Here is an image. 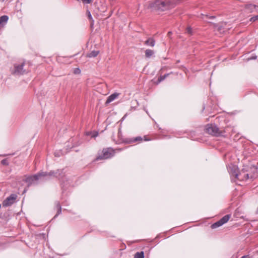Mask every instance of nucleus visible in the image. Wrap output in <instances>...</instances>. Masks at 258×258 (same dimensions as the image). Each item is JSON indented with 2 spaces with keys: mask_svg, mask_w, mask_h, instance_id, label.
Returning a JSON list of instances; mask_svg holds the SVG:
<instances>
[{
  "mask_svg": "<svg viewBox=\"0 0 258 258\" xmlns=\"http://www.w3.org/2000/svg\"><path fill=\"white\" fill-rule=\"evenodd\" d=\"M169 0H154L149 4V8L153 10L164 11L169 5Z\"/></svg>",
  "mask_w": 258,
  "mask_h": 258,
  "instance_id": "1",
  "label": "nucleus"
},
{
  "mask_svg": "<svg viewBox=\"0 0 258 258\" xmlns=\"http://www.w3.org/2000/svg\"><path fill=\"white\" fill-rule=\"evenodd\" d=\"M48 175L46 172H42L33 176H30L26 179V182L30 185L35 183L38 180L41 179L42 177H44Z\"/></svg>",
  "mask_w": 258,
  "mask_h": 258,
  "instance_id": "2",
  "label": "nucleus"
},
{
  "mask_svg": "<svg viewBox=\"0 0 258 258\" xmlns=\"http://www.w3.org/2000/svg\"><path fill=\"white\" fill-rule=\"evenodd\" d=\"M24 62L15 64L14 67L11 69L12 73L14 75H22L25 73L26 71L24 69Z\"/></svg>",
  "mask_w": 258,
  "mask_h": 258,
  "instance_id": "3",
  "label": "nucleus"
},
{
  "mask_svg": "<svg viewBox=\"0 0 258 258\" xmlns=\"http://www.w3.org/2000/svg\"><path fill=\"white\" fill-rule=\"evenodd\" d=\"M232 175L235 176V177L240 180H247L248 179H252L255 177V175H250L249 174L246 173L244 171H242L239 174H235Z\"/></svg>",
  "mask_w": 258,
  "mask_h": 258,
  "instance_id": "4",
  "label": "nucleus"
},
{
  "mask_svg": "<svg viewBox=\"0 0 258 258\" xmlns=\"http://www.w3.org/2000/svg\"><path fill=\"white\" fill-rule=\"evenodd\" d=\"M230 216L228 215L224 216L223 218H222L219 221L217 222L214 223L212 226V228H216L218 227H220L226 223L229 219Z\"/></svg>",
  "mask_w": 258,
  "mask_h": 258,
  "instance_id": "5",
  "label": "nucleus"
},
{
  "mask_svg": "<svg viewBox=\"0 0 258 258\" xmlns=\"http://www.w3.org/2000/svg\"><path fill=\"white\" fill-rule=\"evenodd\" d=\"M103 156L101 157H98L97 160L100 159H108L112 157L114 154V151L112 149L108 148L103 150Z\"/></svg>",
  "mask_w": 258,
  "mask_h": 258,
  "instance_id": "6",
  "label": "nucleus"
},
{
  "mask_svg": "<svg viewBox=\"0 0 258 258\" xmlns=\"http://www.w3.org/2000/svg\"><path fill=\"white\" fill-rule=\"evenodd\" d=\"M16 196L15 195H11L8 197L3 203V205L4 207H8L11 206L14 203L16 200Z\"/></svg>",
  "mask_w": 258,
  "mask_h": 258,
  "instance_id": "7",
  "label": "nucleus"
},
{
  "mask_svg": "<svg viewBox=\"0 0 258 258\" xmlns=\"http://www.w3.org/2000/svg\"><path fill=\"white\" fill-rule=\"evenodd\" d=\"M207 132L211 135L215 136L218 132V128L215 126L210 125L208 126L207 128Z\"/></svg>",
  "mask_w": 258,
  "mask_h": 258,
  "instance_id": "8",
  "label": "nucleus"
},
{
  "mask_svg": "<svg viewBox=\"0 0 258 258\" xmlns=\"http://www.w3.org/2000/svg\"><path fill=\"white\" fill-rule=\"evenodd\" d=\"M118 95H119V94H118V93H113V94H111L108 97V98L106 101V103L108 104V103H110L111 102H112V101L115 100L116 98H117L118 97Z\"/></svg>",
  "mask_w": 258,
  "mask_h": 258,
  "instance_id": "9",
  "label": "nucleus"
},
{
  "mask_svg": "<svg viewBox=\"0 0 258 258\" xmlns=\"http://www.w3.org/2000/svg\"><path fill=\"white\" fill-rule=\"evenodd\" d=\"M8 17L7 16H3L0 17V26H4L6 24L8 20Z\"/></svg>",
  "mask_w": 258,
  "mask_h": 258,
  "instance_id": "10",
  "label": "nucleus"
},
{
  "mask_svg": "<svg viewBox=\"0 0 258 258\" xmlns=\"http://www.w3.org/2000/svg\"><path fill=\"white\" fill-rule=\"evenodd\" d=\"M257 8H258V7L252 4H248L245 6V8L250 12H253L254 10L256 9Z\"/></svg>",
  "mask_w": 258,
  "mask_h": 258,
  "instance_id": "11",
  "label": "nucleus"
},
{
  "mask_svg": "<svg viewBox=\"0 0 258 258\" xmlns=\"http://www.w3.org/2000/svg\"><path fill=\"white\" fill-rule=\"evenodd\" d=\"M145 44L153 47L155 45V41L152 38H150L145 42Z\"/></svg>",
  "mask_w": 258,
  "mask_h": 258,
  "instance_id": "12",
  "label": "nucleus"
},
{
  "mask_svg": "<svg viewBox=\"0 0 258 258\" xmlns=\"http://www.w3.org/2000/svg\"><path fill=\"white\" fill-rule=\"evenodd\" d=\"M98 51H93L91 52H90L89 54L87 55V56L89 57H95L98 54Z\"/></svg>",
  "mask_w": 258,
  "mask_h": 258,
  "instance_id": "13",
  "label": "nucleus"
},
{
  "mask_svg": "<svg viewBox=\"0 0 258 258\" xmlns=\"http://www.w3.org/2000/svg\"><path fill=\"white\" fill-rule=\"evenodd\" d=\"M153 51L150 49H147L145 51L146 56L147 57H150L152 56L153 54Z\"/></svg>",
  "mask_w": 258,
  "mask_h": 258,
  "instance_id": "14",
  "label": "nucleus"
},
{
  "mask_svg": "<svg viewBox=\"0 0 258 258\" xmlns=\"http://www.w3.org/2000/svg\"><path fill=\"white\" fill-rule=\"evenodd\" d=\"M144 252L143 251L140 252H137L135 254V258H144Z\"/></svg>",
  "mask_w": 258,
  "mask_h": 258,
  "instance_id": "15",
  "label": "nucleus"
},
{
  "mask_svg": "<svg viewBox=\"0 0 258 258\" xmlns=\"http://www.w3.org/2000/svg\"><path fill=\"white\" fill-rule=\"evenodd\" d=\"M167 76V75H164L163 76H161L159 79H158V83H159L161 81H162V80H163L164 79H165V78H166V77Z\"/></svg>",
  "mask_w": 258,
  "mask_h": 258,
  "instance_id": "16",
  "label": "nucleus"
},
{
  "mask_svg": "<svg viewBox=\"0 0 258 258\" xmlns=\"http://www.w3.org/2000/svg\"><path fill=\"white\" fill-rule=\"evenodd\" d=\"M74 73L76 74H79L81 73V71L78 68H76L75 70H74Z\"/></svg>",
  "mask_w": 258,
  "mask_h": 258,
  "instance_id": "17",
  "label": "nucleus"
},
{
  "mask_svg": "<svg viewBox=\"0 0 258 258\" xmlns=\"http://www.w3.org/2000/svg\"><path fill=\"white\" fill-rule=\"evenodd\" d=\"M258 20V15L253 17L250 19L251 21H255L256 20Z\"/></svg>",
  "mask_w": 258,
  "mask_h": 258,
  "instance_id": "18",
  "label": "nucleus"
},
{
  "mask_svg": "<svg viewBox=\"0 0 258 258\" xmlns=\"http://www.w3.org/2000/svg\"><path fill=\"white\" fill-rule=\"evenodd\" d=\"M141 140H142V138L141 137H137V138H135L133 141L136 142L138 141H141Z\"/></svg>",
  "mask_w": 258,
  "mask_h": 258,
  "instance_id": "19",
  "label": "nucleus"
},
{
  "mask_svg": "<svg viewBox=\"0 0 258 258\" xmlns=\"http://www.w3.org/2000/svg\"><path fill=\"white\" fill-rule=\"evenodd\" d=\"M84 3L89 4L92 2V0H82Z\"/></svg>",
  "mask_w": 258,
  "mask_h": 258,
  "instance_id": "20",
  "label": "nucleus"
},
{
  "mask_svg": "<svg viewBox=\"0 0 258 258\" xmlns=\"http://www.w3.org/2000/svg\"><path fill=\"white\" fill-rule=\"evenodd\" d=\"M186 31L188 33L191 34V29L190 27H188L186 29Z\"/></svg>",
  "mask_w": 258,
  "mask_h": 258,
  "instance_id": "21",
  "label": "nucleus"
},
{
  "mask_svg": "<svg viewBox=\"0 0 258 258\" xmlns=\"http://www.w3.org/2000/svg\"><path fill=\"white\" fill-rule=\"evenodd\" d=\"M98 135V133L96 132H94L93 133H91V137H96Z\"/></svg>",
  "mask_w": 258,
  "mask_h": 258,
  "instance_id": "22",
  "label": "nucleus"
},
{
  "mask_svg": "<svg viewBox=\"0 0 258 258\" xmlns=\"http://www.w3.org/2000/svg\"><path fill=\"white\" fill-rule=\"evenodd\" d=\"M241 258H249V257L247 255L243 256Z\"/></svg>",
  "mask_w": 258,
  "mask_h": 258,
  "instance_id": "23",
  "label": "nucleus"
},
{
  "mask_svg": "<svg viewBox=\"0 0 258 258\" xmlns=\"http://www.w3.org/2000/svg\"><path fill=\"white\" fill-rule=\"evenodd\" d=\"M88 16H89V18L90 19L92 18V17H91V14H90V13H89Z\"/></svg>",
  "mask_w": 258,
  "mask_h": 258,
  "instance_id": "24",
  "label": "nucleus"
},
{
  "mask_svg": "<svg viewBox=\"0 0 258 258\" xmlns=\"http://www.w3.org/2000/svg\"><path fill=\"white\" fill-rule=\"evenodd\" d=\"M2 163L4 164L5 163V161L4 160H3L2 161Z\"/></svg>",
  "mask_w": 258,
  "mask_h": 258,
  "instance_id": "25",
  "label": "nucleus"
},
{
  "mask_svg": "<svg viewBox=\"0 0 258 258\" xmlns=\"http://www.w3.org/2000/svg\"><path fill=\"white\" fill-rule=\"evenodd\" d=\"M51 174H52V173H51V172H50V173H49V174H48L50 175H51Z\"/></svg>",
  "mask_w": 258,
  "mask_h": 258,
  "instance_id": "26",
  "label": "nucleus"
}]
</instances>
